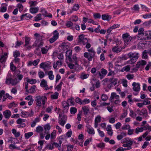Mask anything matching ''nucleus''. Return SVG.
Returning a JSON list of instances; mask_svg holds the SVG:
<instances>
[{"mask_svg": "<svg viewBox=\"0 0 151 151\" xmlns=\"http://www.w3.org/2000/svg\"><path fill=\"white\" fill-rule=\"evenodd\" d=\"M50 92L45 93L42 96H36L35 99L36 105L40 107L42 106V104L44 106L47 100V95L50 93Z\"/></svg>", "mask_w": 151, "mask_h": 151, "instance_id": "obj_1", "label": "nucleus"}, {"mask_svg": "<svg viewBox=\"0 0 151 151\" xmlns=\"http://www.w3.org/2000/svg\"><path fill=\"white\" fill-rule=\"evenodd\" d=\"M90 39H88L85 37V35H81L78 36V42L80 43H82L83 45H86V48L88 49L91 47V45L89 43Z\"/></svg>", "mask_w": 151, "mask_h": 151, "instance_id": "obj_2", "label": "nucleus"}, {"mask_svg": "<svg viewBox=\"0 0 151 151\" xmlns=\"http://www.w3.org/2000/svg\"><path fill=\"white\" fill-rule=\"evenodd\" d=\"M87 51L88 52H86L84 53L83 56L88 61H91L93 58L95 57L96 52L93 47L88 49Z\"/></svg>", "mask_w": 151, "mask_h": 151, "instance_id": "obj_3", "label": "nucleus"}, {"mask_svg": "<svg viewBox=\"0 0 151 151\" xmlns=\"http://www.w3.org/2000/svg\"><path fill=\"white\" fill-rule=\"evenodd\" d=\"M19 82L16 78H12V75L10 73H8L6 79L5 83L6 84L9 85L11 84L12 86H15Z\"/></svg>", "mask_w": 151, "mask_h": 151, "instance_id": "obj_4", "label": "nucleus"}, {"mask_svg": "<svg viewBox=\"0 0 151 151\" xmlns=\"http://www.w3.org/2000/svg\"><path fill=\"white\" fill-rule=\"evenodd\" d=\"M139 54L138 53L132 52L129 53L127 55L128 57L131 59L128 61L129 63L130 64H132L134 63L139 58Z\"/></svg>", "mask_w": 151, "mask_h": 151, "instance_id": "obj_5", "label": "nucleus"}, {"mask_svg": "<svg viewBox=\"0 0 151 151\" xmlns=\"http://www.w3.org/2000/svg\"><path fill=\"white\" fill-rule=\"evenodd\" d=\"M138 35L137 36V39L139 40H145V33H144V29L143 28H140L138 30Z\"/></svg>", "mask_w": 151, "mask_h": 151, "instance_id": "obj_6", "label": "nucleus"}, {"mask_svg": "<svg viewBox=\"0 0 151 151\" xmlns=\"http://www.w3.org/2000/svg\"><path fill=\"white\" fill-rule=\"evenodd\" d=\"M122 38L124 42L125 45H127L132 40L131 37L128 33L123 34L122 35Z\"/></svg>", "mask_w": 151, "mask_h": 151, "instance_id": "obj_7", "label": "nucleus"}, {"mask_svg": "<svg viewBox=\"0 0 151 151\" xmlns=\"http://www.w3.org/2000/svg\"><path fill=\"white\" fill-rule=\"evenodd\" d=\"M67 120V117L66 116L64 115L60 117V115L59 114V118L58 120V123L60 125L64 126L66 123Z\"/></svg>", "mask_w": 151, "mask_h": 151, "instance_id": "obj_8", "label": "nucleus"}, {"mask_svg": "<svg viewBox=\"0 0 151 151\" xmlns=\"http://www.w3.org/2000/svg\"><path fill=\"white\" fill-rule=\"evenodd\" d=\"M40 86L44 88L45 90H47L50 89V88L47 84V81L45 79H43L41 80Z\"/></svg>", "mask_w": 151, "mask_h": 151, "instance_id": "obj_9", "label": "nucleus"}, {"mask_svg": "<svg viewBox=\"0 0 151 151\" xmlns=\"http://www.w3.org/2000/svg\"><path fill=\"white\" fill-rule=\"evenodd\" d=\"M133 90L135 91L139 92L140 89V84L139 83L134 82L132 84Z\"/></svg>", "mask_w": 151, "mask_h": 151, "instance_id": "obj_10", "label": "nucleus"}, {"mask_svg": "<svg viewBox=\"0 0 151 151\" xmlns=\"http://www.w3.org/2000/svg\"><path fill=\"white\" fill-rule=\"evenodd\" d=\"M62 106L63 108V111L65 112H67L69 108V104L67 102L65 101H64L62 102Z\"/></svg>", "mask_w": 151, "mask_h": 151, "instance_id": "obj_11", "label": "nucleus"}, {"mask_svg": "<svg viewBox=\"0 0 151 151\" xmlns=\"http://www.w3.org/2000/svg\"><path fill=\"white\" fill-rule=\"evenodd\" d=\"M122 50V48L120 46H119L118 45L116 44V45L112 48V50L114 52L118 53L120 52Z\"/></svg>", "mask_w": 151, "mask_h": 151, "instance_id": "obj_12", "label": "nucleus"}, {"mask_svg": "<svg viewBox=\"0 0 151 151\" xmlns=\"http://www.w3.org/2000/svg\"><path fill=\"white\" fill-rule=\"evenodd\" d=\"M101 121V117L100 115H97L95 119L94 127L97 128L98 126V123H100Z\"/></svg>", "mask_w": 151, "mask_h": 151, "instance_id": "obj_13", "label": "nucleus"}, {"mask_svg": "<svg viewBox=\"0 0 151 151\" xmlns=\"http://www.w3.org/2000/svg\"><path fill=\"white\" fill-rule=\"evenodd\" d=\"M50 62L49 61L42 63L40 64V67L45 69L48 68L50 65Z\"/></svg>", "mask_w": 151, "mask_h": 151, "instance_id": "obj_14", "label": "nucleus"}, {"mask_svg": "<svg viewBox=\"0 0 151 151\" xmlns=\"http://www.w3.org/2000/svg\"><path fill=\"white\" fill-rule=\"evenodd\" d=\"M26 120L24 119H22L21 118H19L18 119L16 122L18 124H20V127H25L26 125L24 122Z\"/></svg>", "mask_w": 151, "mask_h": 151, "instance_id": "obj_15", "label": "nucleus"}, {"mask_svg": "<svg viewBox=\"0 0 151 151\" xmlns=\"http://www.w3.org/2000/svg\"><path fill=\"white\" fill-rule=\"evenodd\" d=\"M32 17V16L29 14H26L22 15L20 17L21 20L23 19H29Z\"/></svg>", "mask_w": 151, "mask_h": 151, "instance_id": "obj_16", "label": "nucleus"}, {"mask_svg": "<svg viewBox=\"0 0 151 151\" xmlns=\"http://www.w3.org/2000/svg\"><path fill=\"white\" fill-rule=\"evenodd\" d=\"M3 115L6 118L9 119L11 115V112L9 110H7L4 111L3 113Z\"/></svg>", "mask_w": 151, "mask_h": 151, "instance_id": "obj_17", "label": "nucleus"}, {"mask_svg": "<svg viewBox=\"0 0 151 151\" xmlns=\"http://www.w3.org/2000/svg\"><path fill=\"white\" fill-rule=\"evenodd\" d=\"M146 63L147 62L146 61L142 60L137 63L136 65V67L137 68H139L141 66L145 65Z\"/></svg>", "mask_w": 151, "mask_h": 151, "instance_id": "obj_18", "label": "nucleus"}, {"mask_svg": "<svg viewBox=\"0 0 151 151\" xmlns=\"http://www.w3.org/2000/svg\"><path fill=\"white\" fill-rule=\"evenodd\" d=\"M72 51L71 50H67L66 52V55L68 57V60L70 62H72V60L71 58Z\"/></svg>", "mask_w": 151, "mask_h": 151, "instance_id": "obj_19", "label": "nucleus"}, {"mask_svg": "<svg viewBox=\"0 0 151 151\" xmlns=\"http://www.w3.org/2000/svg\"><path fill=\"white\" fill-rule=\"evenodd\" d=\"M101 18L103 20L109 21L111 18V17L110 15L107 14H102L101 16Z\"/></svg>", "mask_w": 151, "mask_h": 151, "instance_id": "obj_20", "label": "nucleus"}, {"mask_svg": "<svg viewBox=\"0 0 151 151\" xmlns=\"http://www.w3.org/2000/svg\"><path fill=\"white\" fill-rule=\"evenodd\" d=\"M87 130L88 133L91 134H94V130L93 128L90 125H88L87 126Z\"/></svg>", "mask_w": 151, "mask_h": 151, "instance_id": "obj_21", "label": "nucleus"}, {"mask_svg": "<svg viewBox=\"0 0 151 151\" xmlns=\"http://www.w3.org/2000/svg\"><path fill=\"white\" fill-rule=\"evenodd\" d=\"M126 143L123 145L122 146L124 147H127V146H132L133 143V141L131 140V139H128Z\"/></svg>", "mask_w": 151, "mask_h": 151, "instance_id": "obj_22", "label": "nucleus"}, {"mask_svg": "<svg viewBox=\"0 0 151 151\" xmlns=\"http://www.w3.org/2000/svg\"><path fill=\"white\" fill-rule=\"evenodd\" d=\"M82 109L83 111L84 114L85 115H87L89 112V109L88 106H84L82 107Z\"/></svg>", "mask_w": 151, "mask_h": 151, "instance_id": "obj_23", "label": "nucleus"}, {"mask_svg": "<svg viewBox=\"0 0 151 151\" xmlns=\"http://www.w3.org/2000/svg\"><path fill=\"white\" fill-rule=\"evenodd\" d=\"M109 81L111 82V86H115L117 83L118 79L114 78H111L109 79Z\"/></svg>", "mask_w": 151, "mask_h": 151, "instance_id": "obj_24", "label": "nucleus"}, {"mask_svg": "<svg viewBox=\"0 0 151 151\" xmlns=\"http://www.w3.org/2000/svg\"><path fill=\"white\" fill-rule=\"evenodd\" d=\"M145 40L151 38V31L146 32H145Z\"/></svg>", "mask_w": 151, "mask_h": 151, "instance_id": "obj_25", "label": "nucleus"}, {"mask_svg": "<svg viewBox=\"0 0 151 151\" xmlns=\"http://www.w3.org/2000/svg\"><path fill=\"white\" fill-rule=\"evenodd\" d=\"M12 133L15 136V137H18L20 135V132H17V130L15 129H12Z\"/></svg>", "mask_w": 151, "mask_h": 151, "instance_id": "obj_26", "label": "nucleus"}, {"mask_svg": "<svg viewBox=\"0 0 151 151\" xmlns=\"http://www.w3.org/2000/svg\"><path fill=\"white\" fill-rule=\"evenodd\" d=\"M48 50L49 47L47 46H45V47H42L41 48L42 53L43 54H47Z\"/></svg>", "mask_w": 151, "mask_h": 151, "instance_id": "obj_27", "label": "nucleus"}, {"mask_svg": "<svg viewBox=\"0 0 151 151\" xmlns=\"http://www.w3.org/2000/svg\"><path fill=\"white\" fill-rule=\"evenodd\" d=\"M139 114L140 115H143L145 117L147 116L148 115L147 110L145 109H143L141 110Z\"/></svg>", "mask_w": 151, "mask_h": 151, "instance_id": "obj_28", "label": "nucleus"}, {"mask_svg": "<svg viewBox=\"0 0 151 151\" xmlns=\"http://www.w3.org/2000/svg\"><path fill=\"white\" fill-rule=\"evenodd\" d=\"M58 93L55 92L50 97L52 99H58Z\"/></svg>", "mask_w": 151, "mask_h": 151, "instance_id": "obj_29", "label": "nucleus"}, {"mask_svg": "<svg viewBox=\"0 0 151 151\" xmlns=\"http://www.w3.org/2000/svg\"><path fill=\"white\" fill-rule=\"evenodd\" d=\"M63 83V82L61 81L60 83L55 87V89H56L58 91H60L61 90V87Z\"/></svg>", "mask_w": 151, "mask_h": 151, "instance_id": "obj_30", "label": "nucleus"}, {"mask_svg": "<svg viewBox=\"0 0 151 151\" xmlns=\"http://www.w3.org/2000/svg\"><path fill=\"white\" fill-rule=\"evenodd\" d=\"M39 9L38 7L31 8L30 9V12L32 14H35L37 12Z\"/></svg>", "mask_w": 151, "mask_h": 151, "instance_id": "obj_31", "label": "nucleus"}, {"mask_svg": "<svg viewBox=\"0 0 151 151\" xmlns=\"http://www.w3.org/2000/svg\"><path fill=\"white\" fill-rule=\"evenodd\" d=\"M130 66L129 65H127L123 67L121 70V71L124 72V71L126 72L129 71L130 69Z\"/></svg>", "mask_w": 151, "mask_h": 151, "instance_id": "obj_32", "label": "nucleus"}, {"mask_svg": "<svg viewBox=\"0 0 151 151\" xmlns=\"http://www.w3.org/2000/svg\"><path fill=\"white\" fill-rule=\"evenodd\" d=\"M49 78L50 80H53L54 78V76L53 74V72L52 71L50 70L48 71V73Z\"/></svg>", "mask_w": 151, "mask_h": 151, "instance_id": "obj_33", "label": "nucleus"}, {"mask_svg": "<svg viewBox=\"0 0 151 151\" xmlns=\"http://www.w3.org/2000/svg\"><path fill=\"white\" fill-rule=\"evenodd\" d=\"M72 62L74 63L76 65H78V59L75 55H73L72 57ZM72 63V62H71Z\"/></svg>", "mask_w": 151, "mask_h": 151, "instance_id": "obj_34", "label": "nucleus"}, {"mask_svg": "<svg viewBox=\"0 0 151 151\" xmlns=\"http://www.w3.org/2000/svg\"><path fill=\"white\" fill-rule=\"evenodd\" d=\"M36 87V86L33 85L31 86V88L29 89L28 93H32L35 91V89Z\"/></svg>", "mask_w": 151, "mask_h": 151, "instance_id": "obj_35", "label": "nucleus"}, {"mask_svg": "<svg viewBox=\"0 0 151 151\" xmlns=\"http://www.w3.org/2000/svg\"><path fill=\"white\" fill-rule=\"evenodd\" d=\"M33 134V132H31L25 133L24 136L26 139H28L32 136Z\"/></svg>", "mask_w": 151, "mask_h": 151, "instance_id": "obj_36", "label": "nucleus"}, {"mask_svg": "<svg viewBox=\"0 0 151 151\" xmlns=\"http://www.w3.org/2000/svg\"><path fill=\"white\" fill-rule=\"evenodd\" d=\"M89 76L88 74H85L84 73H82L81 75L80 78L81 79L84 80L88 78Z\"/></svg>", "mask_w": 151, "mask_h": 151, "instance_id": "obj_37", "label": "nucleus"}, {"mask_svg": "<svg viewBox=\"0 0 151 151\" xmlns=\"http://www.w3.org/2000/svg\"><path fill=\"white\" fill-rule=\"evenodd\" d=\"M53 37L57 40L59 36V33L57 31L55 30L53 32Z\"/></svg>", "mask_w": 151, "mask_h": 151, "instance_id": "obj_38", "label": "nucleus"}, {"mask_svg": "<svg viewBox=\"0 0 151 151\" xmlns=\"http://www.w3.org/2000/svg\"><path fill=\"white\" fill-rule=\"evenodd\" d=\"M27 82L31 84H35L37 82V81L36 79H27Z\"/></svg>", "mask_w": 151, "mask_h": 151, "instance_id": "obj_39", "label": "nucleus"}, {"mask_svg": "<svg viewBox=\"0 0 151 151\" xmlns=\"http://www.w3.org/2000/svg\"><path fill=\"white\" fill-rule=\"evenodd\" d=\"M141 8L143 10L148 12H149L150 9L147 7L145 5L143 4H141Z\"/></svg>", "mask_w": 151, "mask_h": 151, "instance_id": "obj_40", "label": "nucleus"}, {"mask_svg": "<svg viewBox=\"0 0 151 151\" xmlns=\"http://www.w3.org/2000/svg\"><path fill=\"white\" fill-rule=\"evenodd\" d=\"M41 11L42 12H44V13H43V15L44 16H45V17H48L50 18H52V15L51 14H49L48 15H46L45 14L47 13V12L44 9H42L41 10Z\"/></svg>", "mask_w": 151, "mask_h": 151, "instance_id": "obj_41", "label": "nucleus"}, {"mask_svg": "<svg viewBox=\"0 0 151 151\" xmlns=\"http://www.w3.org/2000/svg\"><path fill=\"white\" fill-rule=\"evenodd\" d=\"M142 58L144 59H146L148 58L147 52L146 50H145L142 53Z\"/></svg>", "mask_w": 151, "mask_h": 151, "instance_id": "obj_42", "label": "nucleus"}, {"mask_svg": "<svg viewBox=\"0 0 151 151\" xmlns=\"http://www.w3.org/2000/svg\"><path fill=\"white\" fill-rule=\"evenodd\" d=\"M127 111H124L123 113L122 114L121 116L120 119L122 120L124 118L127 116Z\"/></svg>", "mask_w": 151, "mask_h": 151, "instance_id": "obj_43", "label": "nucleus"}, {"mask_svg": "<svg viewBox=\"0 0 151 151\" xmlns=\"http://www.w3.org/2000/svg\"><path fill=\"white\" fill-rule=\"evenodd\" d=\"M70 110L71 114H75L77 111V109L74 107H71L70 108Z\"/></svg>", "mask_w": 151, "mask_h": 151, "instance_id": "obj_44", "label": "nucleus"}, {"mask_svg": "<svg viewBox=\"0 0 151 151\" xmlns=\"http://www.w3.org/2000/svg\"><path fill=\"white\" fill-rule=\"evenodd\" d=\"M129 116L131 117L134 118L136 116L137 114L132 109H130Z\"/></svg>", "mask_w": 151, "mask_h": 151, "instance_id": "obj_45", "label": "nucleus"}, {"mask_svg": "<svg viewBox=\"0 0 151 151\" xmlns=\"http://www.w3.org/2000/svg\"><path fill=\"white\" fill-rule=\"evenodd\" d=\"M43 130V128L41 126H38L36 127V131L38 133H41Z\"/></svg>", "mask_w": 151, "mask_h": 151, "instance_id": "obj_46", "label": "nucleus"}, {"mask_svg": "<svg viewBox=\"0 0 151 151\" xmlns=\"http://www.w3.org/2000/svg\"><path fill=\"white\" fill-rule=\"evenodd\" d=\"M25 44L24 45V46L26 47L29 44L30 39V38L27 37H25Z\"/></svg>", "mask_w": 151, "mask_h": 151, "instance_id": "obj_47", "label": "nucleus"}, {"mask_svg": "<svg viewBox=\"0 0 151 151\" xmlns=\"http://www.w3.org/2000/svg\"><path fill=\"white\" fill-rule=\"evenodd\" d=\"M13 56L15 58H17L20 56V53L18 50H16L13 52Z\"/></svg>", "mask_w": 151, "mask_h": 151, "instance_id": "obj_48", "label": "nucleus"}, {"mask_svg": "<svg viewBox=\"0 0 151 151\" xmlns=\"http://www.w3.org/2000/svg\"><path fill=\"white\" fill-rule=\"evenodd\" d=\"M116 95V93L113 92L111 93V96L110 97V101L111 102L114 101V99Z\"/></svg>", "mask_w": 151, "mask_h": 151, "instance_id": "obj_49", "label": "nucleus"}, {"mask_svg": "<svg viewBox=\"0 0 151 151\" xmlns=\"http://www.w3.org/2000/svg\"><path fill=\"white\" fill-rule=\"evenodd\" d=\"M35 42L37 46L39 47L42 46L43 45V42L42 40L39 41L38 40H36Z\"/></svg>", "mask_w": 151, "mask_h": 151, "instance_id": "obj_50", "label": "nucleus"}, {"mask_svg": "<svg viewBox=\"0 0 151 151\" xmlns=\"http://www.w3.org/2000/svg\"><path fill=\"white\" fill-rule=\"evenodd\" d=\"M105 146V144L103 142H101L97 144L96 145V147L98 148H103Z\"/></svg>", "mask_w": 151, "mask_h": 151, "instance_id": "obj_51", "label": "nucleus"}, {"mask_svg": "<svg viewBox=\"0 0 151 151\" xmlns=\"http://www.w3.org/2000/svg\"><path fill=\"white\" fill-rule=\"evenodd\" d=\"M90 102V100L88 99H85L83 100H82V104L85 105L86 104H88Z\"/></svg>", "mask_w": 151, "mask_h": 151, "instance_id": "obj_52", "label": "nucleus"}, {"mask_svg": "<svg viewBox=\"0 0 151 151\" xmlns=\"http://www.w3.org/2000/svg\"><path fill=\"white\" fill-rule=\"evenodd\" d=\"M35 20L36 21H38L42 19L41 14H38L35 17Z\"/></svg>", "mask_w": 151, "mask_h": 151, "instance_id": "obj_53", "label": "nucleus"}, {"mask_svg": "<svg viewBox=\"0 0 151 151\" xmlns=\"http://www.w3.org/2000/svg\"><path fill=\"white\" fill-rule=\"evenodd\" d=\"M127 81L125 79H122V83L123 86L127 87Z\"/></svg>", "mask_w": 151, "mask_h": 151, "instance_id": "obj_54", "label": "nucleus"}, {"mask_svg": "<svg viewBox=\"0 0 151 151\" xmlns=\"http://www.w3.org/2000/svg\"><path fill=\"white\" fill-rule=\"evenodd\" d=\"M101 72L103 76H104L107 73V71L104 68H102L101 70Z\"/></svg>", "mask_w": 151, "mask_h": 151, "instance_id": "obj_55", "label": "nucleus"}, {"mask_svg": "<svg viewBox=\"0 0 151 151\" xmlns=\"http://www.w3.org/2000/svg\"><path fill=\"white\" fill-rule=\"evenodd\" d=\"M38 75L39 77L40 78H42L45 76L44 73L43 72L41 71L38 72Z\"/></svg>", "mask_w": 151, "mask_h": 151, "instance_id": "obj_56", "label": "nucleus"}, {"mask_svg": "<svg viewBox=\"0 0 151 151\" xmlns=\"http://www.w3.org/2000/svg\"><path fill=\"white\" fill-rule=\"evenodd\" d=\"M53 109V107L52 106H48L46 109V111L48 113H51Z\"/></svg>", "mask_w": 151, "mask_h": 151, "instance_id": "obj_57", "label": "nucleus"}, {"mask_svg": "<svg viewBox=\"0 0 151 151\" xmlns=\"http://www.w3.org/2000/svg\"><path fill=\"white\" fill-rule=\"evenodd\" d=\"M67 147L66 151H72L73 149V146L71 145H67Z\"/></svg>", "mask_w": 151, "mask_h": 151, "instance_id": "obj_58", "label": "nucleus"}, {"mask_svg": "<svg viewBox=\"0 0 151 151\" xmlns=\"http://www.w3.org/2000/svg\"><path fill=\"white\" fill-rule=\"evenodd\" d=\"M10 69L12 71H14L16 70V67L14 65L13 63L12 62H11L10 64Z\"/></svg>", "mask_w": 151, "mask_h": 151, "instance_id": "obj_59", "label": "nucleus"}, {"mask_svg": "<svg viewBox=\"0 0 151 151\" xmlns=\"http://www.w3.org/2000/svg\"><path fill=\"white\" fill-rule=\"evenodd\" d=\"M143 131V129L142 128L137 127L135 130V132L136 134H138L139 132H142Z\"/></svg>", "mask_w": 151, "mask_h": 151, "instance_id": "obj_60", "label": "nucleus"}, {"mask_svg": "<svg viewBox=\"0 0 151 151\" xmlns=\"http://www.w3.org/2000/svg\"><path fill=\"white\" fill-rule=\"evenodd\" d=\"M51 139H53L56 137V131L54 130L50 135Z\"/></svg>", "mask_w": 151, "mask_h": 151, "instance_id": "obj_61", "label": "nucleus"}, {"mask_svg": "<svg viewBox=\"0 0 151 151\" xmlns=\"http://www.w3.org/2000/svg\"><path fill=\"white\" fill-rule=\"evenodd\" d=\"M94 17L95 19H100L101 17V15L99 13H94L93 14Z\"/></svg>", "mask_w": 151, "mask_h": 151, "instance_id": "obj_62", "label": "nucleus"}, {"mask_svg": "<svg viewBox=\"0 0 151 151\" xmlns=\"http://www.w3.org/2000/svg\"><path fill=\"white\" fill-rule=\"evenodd\" d=\"M72 134V132L71 129L69 130L66 134V135L67 136L68 138L70 137H71Z\"/></svg>", "mask_w": 151, "mask_h": 151, "instance_id": "obj_63", "label": "nucleus"}, {"mask_svg": "<svg viewBox=\"0 0 151 151\" xmlns=\"http://www.w3.org/2000/svg\"><path fill=\"white\" fill-rule=\"evenodd\" d=\"M79 6L78 4L75 5L73 7L72 9L73 11H76L78 10Z\"/></svg>", "mask_w": 151, "mask_h": 151, "instance_id": "obj_64", "label": "nucleus"}]
</instances>
